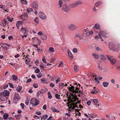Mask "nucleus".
I'll return each mask as SVG.
<instances>
[{"mask_svg": "<svg viewBox=\"0 0 120 120\" xmlns=\"http://www.w3.org/2000/svg\"><path fill=\"white\" fill-rule=\"evenodd\" d=\"M79 89V88L77 87L75 88L73 86L69 87V90L71 92L70 93V95L68 99L69 104L75 102L79 100V99L77 97V96L75 95V94L80 93Z\"/></svg>", "mask_w": 120, "mask_h": 120, "instance_id": "1", "label": "nucleus"}, {"mask_svg": "<svg viewBox=\"0 0 120 120\" xmlns=\"http://www.w3.org/2000/svg\"><path fill=\"white\" fill-rule=\"evenodd\" d=\"M109 49L114 51L118 52L120 49V45H116L115 44L110 43L109 44Z\"/></svg>", "mask_w": 120, "mask_h": 120, "instance_id": "2", "label": "nucleus"}, {"mask_svg": "<svg viewBox=\"0 0 120 120\" xmlns=\"http://www.w3.org/2000/svg\"><path fill=\"white\" fill-rule=\"evenodd\" d=\"M101 35L104 38L107 37L109 36V34L107 32H106L103 31H100L98 32L99 37L101 39L102 41H103V40L102 39Z\"/></svg>", "mask_w": 120, "mask_h": 120, "instance_id": "3", "label": "nucleus"}, {"mask_svg": "<svg viewBox=\"0 0 120 120\" xmlns=\"http://www.w3.org/2000/svg\"><path fill=\"white\" fill-rule=\"evenodd\" d=\"M78 28V27L76 26L74 24L71 23L68 26V29L70 31H74Z\"/></svg>", "mask_w": 120, "mask_h": 120, "instance_id": "4", "label": "nucleus"}, {"mask_svg": "<svg viewBox=\"0 0 120 120\" xmlns=\"http://www.w3.org/2000/svg\"><path fill=\"white\" fill-rule=\"evenodd\" d=\"M82 4V2L80 1H78L76 2L75 3L71 4L70 7L71 8H75L77 7L79 5H81Z\"/></svg>", "mask_w": 120, "mask_h": 120, "instance_id": "5", "label": "nucleus"}, {"mask_svg": "<svg viewBox=\"0 0 120 120\" xmlns=\"http://www.w3.org/2000/svg\"><path fill=\"white\" fill-rule=\"evenodd\" d=\"M39 102V101L34 98L32 99L30 101V103L32 104L33 106H34L38 104Z\"/></svg>", "mask_w": 120, "mask_h": 120, "instance_id": "6", "label": "nucleus"}, {"mask_svg": "<svg viewBox=\"0 0 120 120\" xmlns=\"http://www.w3.org/2000/svg\"><path fill=\"white\" fill-rule=\"evenodd\" d=\"M39 17L42 19H45L46 18V16L45 14L41 11H40L39 13Z\"/></svg>", "mask_w": 120, "mask_h": 120, "instance_id": "7", "label": "nucleus"}, {"mask_svg": "<svg viewBox=\"0 0 120 120\" xmlns=\"http://www.w3.org/2000/svg\"><path fill=\"white\" fill-rule=\"evenodd\" d=\"M62 9L66 12H67L69 10V9L68 7L65 4L63 5Z\"/></svg>", "mask_w": 120, "mask_h": 120, "instance_id": "8", "label": "nucleus"}, {"mask_svg": "<svg viewBox=\"0 0 120 120\" xmlns=\"http://www.w3.org/2000/svg\"><path fill=\"white\" fill-rule=\"evenodd\" d=\"M92 101L93 103L96 105H99V101L97 99H92L91 100Z\"/></svg>", "mask_w": 120, "mask_h": 120, "instance_id": "9", "label": "nucleus"}, {"mask_svg": "<svg viewBox=\"0 0 120 120\" xmlns=\"http://www.w3.org/2000/svg\"><path fill=\"white\" fill-rule=\"evenodd\" d=\"M28 14L27 13H25L22 15L21 16V19L23 20H26L28 18Z\"/></svg>", "mask_w": 120, "mask_h": 120, "instance_id": "10", "label": "nucleus"}, {"mask_svg": "<svg viewBox=\"0 0 120 120\" xmlns=\"http://www.w3.org/2000/svg\"><path fill=\"white\" fill-rule=\"evenodd\" d=\"M32 5L33 8L34 10H37L38 7V5L36 2L35 1L33 3Z\"/></svg>", "mask_w": 120, "mask_h": 120, "instance_id": "11", "label": "nucleus"}, {"mask_svg": "<svg viewBox=\"0 0 120 120\" xmlns=\"http://www.w3.org/2000/svg\"><path fill=\"white\" fill-rule=\"evenodd\" d=\"M9 92L7 90H5L3 92L1 93V94L3 96H8L9 95Z\"/></svg>", "mask_w": 120, "mask_h": 120, "instance_id": "12", "label": "nucleus"}, {"mask_svg": "<svg viewBox=\"0 0 120 120\" xmlns=\"http://www.w3.org/2000/svg\"><path fill=\"white\" fill-rule=\"evenodd\" d=\"M83 32L85 37H87L89 35V30L84 29L83 30Z\"/></svg>", "mask_w": 120, "mask_h": 120, "instance_id": "13", "label": "nucleus"}, {"mask_svg": "<svg viewBox=\"0 0 120 120\" xmlns=\"http://www.w3.org/2000/svg\"><path fill=\"white\" fill-rule=\"evenodd\" d=\"M0 25H3V26H5L7 24V21L5 19L2 20L1 22Z\"/></svg>", "mask_w": 120, "mask_h": 120, "instance_id": "14", "label": "nucleus"}, {"mask_svg": "<svg viewBox=\"0 0 120 120\" xmlns=\"http://www.w3.org/2000/svg\"><path fill=\"white\" fill-rule=\"evenodd\" d=\"M27 11L28 13L30 15L32 14L34 12L32 9L31 8H28L27 10Z\"/></svg>", "mask_w": 120, "mask_h": 120, "instance_id": "15", "label": "nucleus"}, {"mask_svg": "<svg viewBox=\"0 0 120 120\" xmlns=\"http://www.w3.org/2000/svg\"><path fill=\"white\" fill-rule=\"evenodd\" d=\"M95 87L94 88V89L91 92V93L93 94H95L97 93L98 92V89H97L95 88Z\"/></svg>", "mask_w": 120, "mask_h": 120, "instance_id": "16", "label": "nucleus"}, {"mask_svg": "<svg viewBox=\"0 0 120 120\" xmlns=\"http://www.w3.org/2000/svg\"><path fill=\"white\" fill-rule=\"evenodd\" d=\"M109 84V83L108 82H103L102 85L105 87H107Z\"/></svg>", "mask_w": 120, "mask_h": 120, "instance_id": "17", "label": "nucleus"}, {"mask_svg": "<svg viewBox=\"0 0 120 120\" xmlns=\"http://www.w3.org/2000/svg\"><path fill=\"white\" fill-rule=\"evenodd\" d=\"M101 59L104 61L106 60L107 58L105 55L103 54H101L100 56Z\"/></svg>", "mask_w": 120, "mask_h": 120, "instance_id": "18", "label": "nucleus"}, {"mask_svg": "<svg viewBox=\"0 0 120 120\" xmlns=\"http://www.w3.org/2000/svg\"><path fill=\"white\" fill-rule=\"evenodd\" d=\"M68 56L71 57V58L70 59H72L74 58V56L71 52L70 51H69L68 52Z\"/></svg>", "mask_w": 120, "mask_h": 120, "instance_id": "19", "label": "nucleus"}, {"mask_svg": "<svg viewBox=\"0 0 120 120\" xmlns=\"http://www.w3.org/2000/svg\"><path fill=\"white\" fill-rule=\"evenodd\" d=\"M94 27L97 30H98V29H99V30H99L100 31H101L100 30L101 29H99L100 25L98 23L96 24L95 25Z\"/></svg>", "mask_w": 120, "mask_h": 120, "instance_id": "20", "label": "nucleus"}, {"mask_svg": "<svg viewBox=\"0 0 120 120\" xmlns=\"http://www.w3.org/2000/svg\"><path fill=\"white\" fill-rule=\"evenodd\" d=\"M110 61L111 64L113 65L115 64L116 62V60L115 59L113 58Z\"/></svg>", "mask_w": 120, "mask_h": 120, "instance_id": "21", "label": "nucleus"}, {"mask_svg": "<svg viewBox=\"0 0 120 120\" xmlns=\"http://www.w3.org/2000/svg\"><path fill=\"white\" fill-rule=\"evenodd\" d=\"M41 91V93H43L48 91V90L46 88H42Z\"/></svg>", "mask_w": 120, "mask_h": 120, "instance_id": "22", "label": "nucleus"}, {"mask_svg": "<svg viewBox=\"0 0 120 120\" xmlns=\"http://www.w3.org/2000/svg\"><path fill=\"white\" fill-rule=\"evenodd\" d=\"M19 96L18 94H15V97H14V99H16L17 101H18L19 99H20Z\"/></svg>", "mask_w": 120, "mask_h": 120, "instance_id": "23", "label": "nucleus"}, {"mask_svg": "<svg viewBox=\"0 0 120 120\" xmlns=\"http://www.w3.org/2000/svg\"><path fill=\"white\" fill-rule=\"evenodd\" d=\"M8 116V113H5L3 115V117L4 119L5 120L7 119Z\"/></svg>", "mask_w": 120, "mask_h": 120, "instance_id": "24", "label": "nucleus"}, {"mask_svg": "<svg viewBox=\"0 0 120 120\" xmlns=\"http://www.w3.org/2000/svg\"><path fill=\"white\" fill-rule=\"evenodd\" d=\"M101 4H102V2H101L99 1L95 4L94 6L96 7H98V5Z\"/></svg>", "mask_w": 120, "mask_h": 120, "instance_id": "25", "label": "nucleus"}, {"mask_svg": "<svg viewBox=\"0 0 120 120\" xmlns=\"http://www.w3.org/2000/svg\"><path fill=\"white\" fill-rule=\"evenodd\" d=\"M51 109H52V112H59V110L57 111V109L54 108L53 107H52L51 108Z\"/></svg>", "mask_w": 120, "mask_h": 120, "instance_id": "26", "label": "nucleus"}, {"mask_svg": "<svg viewBox=\"0 0 120 120\" xmlns=\"http://www.w3.org/2000/svg\"><path fill=\"white\" fill-rule=\"evenodd\" d=\"M106 56L107 57L108 60H111L113 58V57L112 56H111L110 55H106Z\"/></svg>", "mask_w": 120, "mask_h": 120, "instance_id": "27", "label": "nucleus"}, {"mask_svg": "<svg viewBox=\"0 0 120 120\" xmlns=\"http://www.w3.org/2000/svg\"><path fill=\"white\" fill-rule=\"evenodd\" d=\"M22 88V87L20 86H19L17 88L16 90L18 92H20Z\"/></svg>", "mask_w": 120, "mask_h": 120, "instance_id": "28", "label": "nucleus"}, {"mask_svg": "<svg viewBox=\"0 0 120 120\" xmlns=\"http://www.w3.org/2000/svg\"><path fill=\"white\" fill-rule=\"evenodd\" d=\"M92 55L96 59H98L99 58V56L98 55L95 54H93Z\"/></svg>", "mask_w": 120, "mask_h": 120, "instance_id": "29", "label": "nucleus"}, {"mask_svg": "<svg viewBox=\"0 0 120 120\" xmlns=\"http://www.w3.org/2000/svg\"><path fill=\"white\" fill-rule=\"evenodd\" d=\"M41 38L43 40L44 39L45 40L47 39V37L45 35L43 34L41 35Z\"/></svg>", "mask_w": 120, "mask_h": 120, "instance_id": "30", "label": "nucleus"}, {"mask_svg": "<svg viewBox=\"0 0 120 120\" xmlns=\"http://www.w3.org/2000/svg\"><path fill=\"white\" fill-rule=\"evenodd\" d=\"M12 78L14 80L17 81L18 79V77L17 76L14 75H12Z\"/></svg>", "mask_w": 120, "mask_h": 120, "instance_id": "31", "label": "nucleus"}, {"mask_svg": "<svg viewBox=\"0 0 120 120\" xmlns=\"http://www.w3.org/2000/svg\"><path fill=\"white\" fill-rule=\"evenodd\" d=\"M63 4V2L61 0H60L59 1L58 4L59 6V7L61 8L62 7V5Z\"/></svg>", "mask_w": 120, "mask_h": 120, "instance_id": "32", "label": "nucleus"}, {"mask_svg": "<svg viewBox=\"0 0 120 120\" xmlns=\"http://www.w3.org/2000/svg\"><path fill=\"white\" fill-rule=\"evenodd\" d=\"M74 105L73 103H71L70 104H68V106L69 107V109L72 108V109Z\"/></svg>", "mask_w": 120, "mask_h": 120, "instance_id": "33", "label": "nucleus"}, {"mask_svg": "<svg viewBox=\"0 0 120 120\" xmlns=\"http://www.w3.org/2000/svg\"><path fill=\"white\" fill-rule=\"evenodd\" d=\"M21 2L22 3L24 4H27V2L26 0H21Z\"/></svg>", "mask_w": 120, "mask_h": 120, "instance_id": "34", "label": "nucleus"}, {"mask_svg": "<svg viewBox=\"0 0 120 120\" xmlns=\"http://www.w3.org/2000/svg\"><path fill=\"white\" fill-rule=\"evenodd\" d=\"M7 19L8 21H9L11 22H12L13 20L12 19H13V18L11 19V18L9 17V16H8L7 17Z\"/></svg>", "mask_w": 120, "mask_h": 120, "instance_id": "35", "label": "nucleus"}, {"mask_svg": "<svg viewBox=\"0 0 120 120\" xmlns=\"http://www.w3.org/2000/svg\"><path fill=\"white\" fill-rule=\"evenodd\" d=\"M34 21L35 22H36L37 24H38L39 22L38 18V17H36L35 19L34 20Z\"/></svg>", "mask_w": 120, "mask_h": 120, "instance_id": "36", "label": "nucleus"}, {"mask_svg": "<svg viewBox=\"0 0 120 120\" xmlns=\"http://www.w3.org/2000/svg\"><path fill=\"white\" fill-rule=\"evenodd\" d=\"M94 80L95 81L96 83L97 84H99L100 83V82L98 80V78H96V77L95 78Z\"/></svg>", "mask_w": 120, "mask_h": 120, "instance_id": "37", "label": "nucleus"}, {"mask_svg": "<svg viewBox=\"0 0 120 120\" xmlns=\"http://www.w3.org/2000/svg\"><path fill=\"white\" fill-rule=\"evenodd\" d=\"M48 98L49 99H51L52 98V96L50 92H48Z\"/></svg>", "mask_w": 120, "mask_h": 120, "instance_id": "38", "label": "nucleus"}, {"mask_svg": "<svg viewBox=\"0 0 120 120\" xmlns=\"http://www.w3.org/2000/svg\"><path fill=\"white\" fill-rule=\"evenodd\" d=\"M59 86L60 87H61V88H62L63 87H62L63 86H64V84L63 83H60L59 84Z\"/></svg>", "mask_w": 120, "mask_h": 120, "instance_id": "39", "label": "nucleus"}, {"mask_svg": "<svg viewBox=\"0 0 120 120\" xmlns=\"http://www.w3.org/2000/svg\"><path fill=\"white\" fill-rule=\"evenodd\" d=\"M60 95H58V94H55V97H56V98L57 99H60Z\"/></svg>", "mask_w": 120, "mask_h": 120, "instance_id": "40", "label": "nucleus"}, {"mask_svg": "<svg viewBox=\"0 0 120 120\" xmlns=\"http://www.w3.org/2000/svg\"><path fill=\"white\" fill-rule=\"evenodd\" d=\"M73 104H74V105L72 109H74L75 107L78 108V107L77 106V103H73Z\"/></svg>", "mask_w": 120, "mask_h": 120, "instance_id": "41", "label": "nucleus"}, {"mask_svg": "<svg viewBox=\"0 0 120 120\" xmlns=\"http://www.w3.org/2000/svg\"><path fill=\"white\" fill-rule=\"evenodd\" d=\"M49 51L52 52H54V49L52 47H50L49 49Z\"/></svg>", "mask_w": 120, "mask_h": 120, "instance_id": "42", "label": "nucleus"}, {"mask_svg": "<svg viewBox=\"0 0 120 120\" xmlns=\"http://www.w3.org/2000/svg\"><path fill=\"white\" fill-rule=\"evenodd\" d=\"M46 65H45V64H43V65H42L41 64L39 66L41 68L44 69L45 68Z\"/></svg>", "mask_w": 120, "mask_h": 120, "instance_id": "43", "label": "nucleus"}, {"mask_svg": "<svg viewBox=\"0 0 120 120\" xmlns=\"http://www.w3.org/2000/svg\"><path fill=\"white\" fill-rule=\"evenodd\" d=\"M21 31L22 32H23L24 31H25V32H26V29L24 28H22L21 30Z\"/></svg>", "mask_w": 120, "mask_h": 120, "instance_id": "44", "label": "nucleus"}, {"mask_svg": "<svg viewBox=\"0 0 120 120\" xmlns=\"http://www.w3.org/2000/svg\"><path fill=\"white\" fill-rule=\"evenodd\" d=\"M48 117V116L47 115H45L43 117V118L44 119V120L46 119Z\"/></svg>", "mask_w": 120, "mask_h": 120, "instance_id": "45", "label": "nucleus"}, {"mask_svg": "<svg viewBox=\"0 0 120 120\" xmlns=\"http://www.w3.org/2000/svg\"><path fill=\"white\" fill-rule=\"evenodd\" d=\"M33 86L34 87L36 88L38 87V85L36 83H34L33 85Z\"/></svg>", "mask_w": 120, "mask_h": 120, "instance_id": "46", "label": "nucleus"}, {"mask_svg": "<svg viewBox=\"0 0 120 120\" xmlns=\"http://www.w3.org/2000/svg\"><path fill=\"white\" fill-rule=\"evenodd\" d=\"M6 46L4 47V49H7L6 47H8H8H10L11 46V45H9L7 44L6 43Z\"/></svg>", "mask_w": 120, "mask_h": 120, "instance_id": "47", "label": "nucleus"}, {"mask_svg": "<svg viewBox=\"0 0 120 120\" xmlns=\"http://www.w3.org/2000/svg\"><path fill=\"white\" fill-rule=\"evenodd\" d=\"M40 71V70L38 68H36L35 71V72L36 73H38Z\"/></svg>", "mask_w": 120, "mask_h": 120, "instance_id": "48", "label": "nucleus"}, {"mask_svg": "<svg viewBox=\"0 0 120 120\" xmlns=\"http://www.w3.org/2000/svg\"><path fill=\"white\" fill-rule=\"evenodd\" d=\"M60 63L58 67H62L63 66V64L62 63V61H61L60 62Z\"/></svg>", "mask_w": 120, "mask_h": 120, "instance_id": "49", "label": "nucleus"}, {"mask_svg": "<svg viewBox=\"0 0 120 120\" xmlns=\"http://www.w3.org/2000/svg\"><path fill=\"white\" fill-rule=\"evenodd\" d=\"M60 78L58 77L57 79L56 80V83H58L60 82Z\"/></svg>", "mask_w": 120, "mask_h": 120, "instance_id": "50", "label": "nucleus"}, {"mask_svg": "<svg viewBox=\"0 0 120 120\" xmlns=\"http://www.w3.org/2000/svg\"><path fill=\"white\" fill-rule=\"evenodd\" d=\"M74 70L75 71H77V66L76 65H75L74 67Z\"/></svg>", "mask_w": 120, "mask_h": 120, "instance_id": "51", "label": "nucleus"}, {"mask_svg": "<svg viewBox=\"0 0 120 120\" xmlns=\"http://www.w3.org/2000/svg\"><path fill=\"white\" fill-rule=\"evenodd\" d=\"M21 116V115L20 114H18L17 115V116L16 117V119H20V116Z\"/></svg>", "mask_w": 120, "mask_h": 120, "instance_id": "52", "label": "nucleus"}, {"mask_svg": "<svg viewBox=\"0 0 120 120\" xmlns=\"http://www.w3.org/2000/svg\"><path fill=\"white\" fill-rule=\"evenodd\" d=\"M41 82L44 83H46V80L45 79H41Z\"/></svg>", "mask_w": 120, "mask_h": 120, "instance_id": "53", "label": "nucleus"}, {"mask_svg": "<svg viewBox=\"0 0 120 120\" xmlns=\"http://www.w3.org/2000/svg\"><path fill=\"white\" fill-rule=\"evenodd\" d=\"M74 52L76 53L77 52V49L76 48H74L73 49V50Z\"/></svg>", "mask_w": 120, "mask_h": 120, "instance_id": "54", "label": "nucleus"}, {"mask_svg": "<svg viewBox=\"0 0 120 120\" xmlns=\"http://www.w3.org/2000/svg\"><path fill=\"white\" fill-rule=\"evenodd\" d=\"M55 85L54 83H51L50 84V86L52 87H53Z\"/></svg>", "mask_w": 120, "mask_h": 120, "instance_id": "55", "label": "nucleus"}, {"mask_svg": "<svg viewBox=\"0 0 120 120\" xmlns=\"http://www.w3.org/2000/svg\"><path fill=\"white\" fill-rule=\"evenodd\" d=\"M8 86V85L6 84L5 85H4V86L3 87V88L4 89H5Z\"/></svg>", "mask_w": 120, "mask_h": 120, "instance_id": "56", "label": "nucleus"}, {"mask_svg": "<svg viewBox=\"0 0 120 120\" xmlns=\"http://www.w3.org/2000/svg\"><path fill=\"white\" fill-rule=\"evenodd\" d=\"M20 25L19 23L18 22H17L16 24V27L18 29H19V26Z\"/></svg>", "mask_w": 120, "mask_h": 120, "instance_id": "57", "label": "nucleus"}, {"mask_svg": "<svg viewBox=\"0 0 120 120\" xmlns=\"http://www.w3.org/2000/svg\"><path fill=\"white\" fill-rule=\"evenodd\" d=\"M13 37L11 36H10L8 37V39L9 40L13 39Z\"/></svg>", "mask_w": 120, "mask_h": 120, "instance_id": "58", "label": "nucleus"}, {"mask_svg": "<svg viewBox=\"0 0 120 120\" xmlns=\"http://www.w3.org/2000/svg\"><path fill=\"white\" fill-rule=\"evenodd\" d=\"M47 107V105H44L43 107V109L44 110L46 109Z\"/></svg>", "mask_w": 120, "mask_h": 120, "instance_id": "59", "label": "nucleus"}, {"mask_svg": "<svg viewBox=\"0 0 120 120\" xmlns=\"http://www.w3.org/2000/svg\"><path fill=\"white\" fill-rule=\"evenodd\" d=\"M9 86L10 87H11L12 88H14V87L13 86V85L12 83H9Z\"/></svg>", "mask_w": 120, "mask_h": 120, "instance_id": "60", "label": "nucleus"}, {"mask_svg": "<svg viewBox=\"0 0 120 120\" xmlns=\"http://www.w3.org/2000/svg\"><path fill=\"white\" fill-rule=\"evenodd\" d=\"M111 82L113 84H114L115 83V81L114 79H112L111 80Z\"/></svg>", "mask_w": 120, "mask_h": 120, "instance_id": "61", "label": "nucleus"}, {"mask_svg": "<svg viewBox=\"0 0 120 120\" xmlns=\"http://www.w3.org/2000/svg\"><path fill=\"white\" fill-rule=\"evenodd\" d=\"M31 79H28L26 82V83H27L29 82H31Z\"/></svg>", "mask_w": 120, "mask_h": 120, "instance_id": "62", "label": "nucleus"}, {"mask_svg": "<svg viewBox=\"0 0 120 120\" xmlns=\"http://www.w3.org/2000/svg\"><path fill=\"white\" fill-rule=\"evenodd\" d=\"M89 32L90 35H92L93 34V32L92 31H90V30H89Z\"/></svg>", "mask_w": 120, "mask_h": 120, "instance_id": "63", "label": "nucleus"}, {"mask_svg": "<svg viewBox=\"0 0 120 120\" xmlns=\"http://www.w3.org/2000/svg\"><path fill=\"white\" fill-rule=\"evenodd\" d=\"M91 102L90 101H88L87 102V104L88 105H90Z\"/></svg>", "mask_w": 120, "mask_h": 120, "instance_id": "64", "label": "nucleus"}]
</instances>
